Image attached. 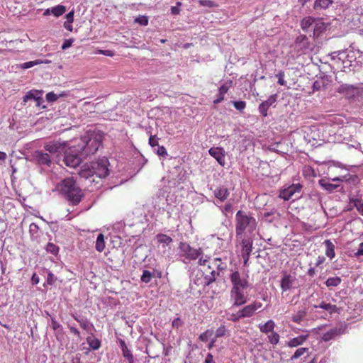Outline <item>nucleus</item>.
<instances>
[{
    "mask_svg": "<svg viewBox=\"0 0 363 363\" xmlns=\"http://www.w3.org/2000/svg\"><path fill=\"white\" fill-rule=\"evenodd\" d=\"M229 278L232 284L230 298L233 300V306H240L245 304L247 302L245 291L250 285L247 277H242L240 273L235 270L232 272Z\"/></svg>",
    "mask_w": 363,
    "mask_h": 363,
    "instance_id": "obj_1",
    "label": "nucleus"
},
{
    "mask_svg": "<svg viewBox=\"0 0 363 363\" xmlns=\"http://www.w3.org/2000/svg\"><path fill=\"white\" fill-rule=\"evenodd\" d=\"M58 189L61 195L69 205H78L84 197L82 190L72 178L68 177L64 179L59 184Z\"/></svg>",
    "mask_w": 363,
    "mask_h": 363,
    "instance_id": "obj_2",
    "label": "nucleus"
},
{
    "mask_svg": "<svg viewBox=\"0 0 363 363\" xmlns=\"http://www.w3.org/2000/svg\"><path fill=\"white\" fill-rule=\"evenodd\" d=\"M103 135L95 131H88L81 138V144L79 147L84 155H93L97 152L101 145Z\"/></svg>",
    "mask_w": 363,
    "mask_h": 363,
    "instance_id": "obj_3",
    "label": "nucleus"
},
{
    "mask_svg": "<svg viewBox=\"0 0 363 363\" xmlns=\"http://www.w3.org/2000/svg\"><path fill=\"white\" fill-rule=\"evenodd\" d=\"M235 232L237 240L242 238V235L247 230L252 233L257 226L256 220L250 216H247L244 211H238L235 216Z\"/></svg>",
    "mask_w": 363,
    "mask_h": 363,
    "instance_id": "obj_4",
    "label": "nucleus"
},
{
    "mask_svg": "<svg viewBox=\"0 0 363 363\" xmlns=\"http://www.w3.org/2000/svg\"><path fill=\"white\" fill-rule=\"evenodd\" d=\"M225 268L226 264L222 262L220 258H214L211 264H208V267L202 272L203 280L201 284L203 286H209L216 281L220 272Z\"/></svg>",
    "mask_w": 363,
    "mask_h": 363,
    "instance_id": "obj_5",
    "label": "nucleus"
},
{
    "mask_svg": "<svg viewBox=\"0 0 363 363\" xmlns=\"http://www.w3.org/2000/svg\"><path fill=\"white\" fill-rule=\"evenodd\" d=\"M181 257H184L189 262L196 260L202 254L203 250L201 248H194L189 244L185 242H181L179 245Z\"/></svg>",
    "mask_w": 363,
    "mask_h": 363,
    "instance_id": "obj_6",
    "label": "nucleus"
},
{
    "mask_svg": "<svg viewBox=\"0 0 363 363\" xmlns=\"http://www.w3.org/2000/svg\"><path fill=\"white\" fill-rule=\"evenodd\" d=\"M262 307V303L255 301L239 310L237 313L236 318H231L230 320L233 322H236L241 318L252 317L255 313L256 311L260 309Z\"/></svg>",
    "mask_w": 363,
    "mask_h": 363,
    "instance_id": "obj_7",
    "label": "nucleus"
},
{
    "mask_svg": "<svg viewBox=\"0 0 363 363\" xmlns=\"http://www.w3.org/2000/svg\"><path fill=\"white\" fill-rule=\"evenodd\" d=\"M92 169L94 170V175L97 177L103 179L106 178L109 174V162L107 158L103 157L99 159L96 161L92 162Z\"/></svg>",
    "mask_w": 363,
    "mask_h": 363,
    "instance_id": "obj_8",
    "label": "nucleus"
},
{
    "mask_svg": "<svg viewBox=\"0 0 363 363\" xmlns=\"http://www.w3.org/2000/svg\"><path fill=\"white\" fill-rule=\"evenodd\" d=\"M81 152L79 147L77 150V152H74L71 148L67 150L63 160L66 166L69 167H77L82 161L81 156L79 155Z\"/></svg>",
    "mask_w": 363,
    "mask_h": 363,
    "instance_id": "obj_9",
    "label": "nucleus"
},
{
    "mask_svg": "<svg viewBox=\"0 0 363 363\" xmlns=\"http://www.w3.org/2000/svg\"><path fill=\"white\" fill-rule=\"evenodd\" d=\"M302 189V186L300 184H292L288 188L281 191L279 197L285 201H288L293 199L294 196L296 193H300Z\"/></svg>",
    "mask_w": 363,
    "mask_h": 363,
    "instance_id": "obj_10",
    "label": "nucleus"
},
{
    "mask_svg": "<svg viewBox=\"0 0 363 363\" xmlns=\"http://www.w3.org/2000/svg\"><path fill=\"white\" fill-rule=\"evenodd\" d=\"M277 94H273V95H271L268 99L267 100L263 101L262 103H261L259 105V111L260 113V114L264 116V117H266L268 114L267 111H268V109L269 108V107L276 102L277 101Z\"/></svg>",
    "mask_w": 363,
    "mask_h": 363,
    "instance_id": "obj_11",
    "label": "nucleus"
},
{
    "mask_svg": "<svg viewBox=\"0 0 363 363\" xmlns=\"http://www.w3.org/2000/svg\"><path fill=\"white\" fill-rule=\"evenodd\" d=\"M208 152L210 155L214 157L221 166H224L225 154L222 147H211L209 149Z\"/></svg>",
    "mask_w": 363,
    "mask_h": 363,
    "instance_id": "obj_12",
    "label": "nucleus"
},
{
    "mask_svg": "<svg viewBox=\"0 0 363 363\" xmlns=\"http://www.w3.org/2000/svg\"><path fill=\"white\" fill-rule=\"evenodd\" d=\"M344 330L342 328H333L330 329L328 331L323 334L322 340L325 342L330 341L333 340L335 337L342 334Z\"/></svg>",
    "mask_w": 363,
    "mask_h": 363,
    "instance_id": "obj_13",
    "label": "nucleus"
},
{
    "mask_svg": "<svg viewBox=\"0 0 363 363\" xmlns=\"http://www.w3.org/2000/svg\"><path fill=\"white\" fill-rule=\"evenodd\" d=\"M93 164L92 162L88 164H84L80 169L79 172V175L85 179H89V177H91L94 176V170L92 169Z\"/></svg>",
    "mask_w": 363,
    "mask_h": 363,
    "instance_id": "obj_14",
    "label": "nucleus"
},
{
    "mask_svg": "<svg viewBox=\"0 0 363 363\" xmlns=\"http://www.w3.org/2000/svg\"><path fill=\"white\" fill-rule=\"evenodd\" d=\"M294 281V278H293L290 274L284 273L283 277L281 280V289L283 291H286L291 288V286Z\"/></svg>",
    "mask_w": 363,
    "mask_h": 363,
    "instance_id": "obj_15",
    "label": "nucleus"
},
{
    "mask_svg": "<svg viewBox=\"0 0 363 363\" xmlns=\"http://www.w3.org/2000/svg\"><path fill=\"white\" fill-rule=\"evenodd\" d=\"M44 148L46 151L53 154L59 152L60 150H63L64 147L60 142L52 141L45 143Z\"/></svg>",
    "mask_w": 363,
    "mask_h": 363,
    "instance_id": "obj_16",
    "label": "nucleus"
},
{
    "mask_svg": "<svg viewBox=\"0 0 363 363\" xmlns=\"http://www.w3.org/2000/svg\"><path fill=\"white\" fill-rule=\"evenodd\" d=\"M241 254H251L252 250V240L250 238H241Z\"/></svg>",
    "mask_w": 363,
    "mask_h": 363,
    "instance_id": "obj_17",
    "label": "nucleus"
},
{
    "mask_svg": "<svg viewBox=\"0 0 363 363\" xmlns=\"http://www.w3.org/2000/svg\"><path fill=\"white\" fill-rule=\"evenodd\" d=\"M314 23L315 27L313 30V37L316 38L326 30L327 25L320 18H316V21Z\"/></svg>",
    "mask_w": 363,
    "mask_h": 363,
    "instance_id": "obj_18",
    "label": "nucleus"
},
{
    "mask_svg": "<svg viewBox=\"0 0 363 363\" xmlns=\"http://www.w3.org/2000/svg\"><path fill=\"white\" fill-rule=\"evenodd\" d=\"M308 335H299L294 337L287 342L286 345L289 347H296L301 345L308 339Z\"/></svg>",
    "mask_w": 363,
    "mask_h": 363,
    "instance_id": "obj_19",
    "label": "nucleus"
},
{
    "mask_svg": "<svg viewBox=\"0 0 363 363\" xmlns=\"http://www.w3.org/2000/svg\"><path fill=\"white\" fill-rule=\"evenodd\" d=\"M275 328V323L272 320H269L264 324H259V329L260 332L264 334H268L269 333L274 332V329Z\"/></svg>",
    "mask_w": 363,
    "mask_h": 363,
    "instance_id": "obj_20",
    "label": "nucleus"
},
{
    "mask_svg": "<svg viewBox=\"0 0 363 363\" xmlns=\"http://www.w3.org/2000/svg\"><path fill=\"white\" fill-rule=\"evenodd\" d=\"M229 191L226 187L220 186L214 191L215 196L221 201H225L229 196Z\"/></svg>",
    "mask_w": 363,
    "mask_h": 363,
    "instance_id": "obj_21",
    "label": "nucleus"
},
{
    "mask_svg": "<svg viewBox=\"0 0 363 363\" xmlns=\"http://www.w3.org/2000/svg\"><path fill=\"white\" fill-rule=\"evenodd\" d=\"M315 308H320L325 309L328 311L330 314L340 313V309L337 307L336 305L326 303L324 301H322L318 306H315Z\"/></svg>",
    "mask_w": 363,
    "mask_h": 363,
    "instance_id": "obj_22",
    "label": "nucleus"
},
{
    "mask_svg": "<svg viewBox=\"0 0 363 363\" xmlns=\"http://www.w3.org/2000/svg\"><path fill=\"white\" fill-rule=\"evenodd\" d=\"M325 247V255L330 259L335 257V245L330 241V240H325L323 242Z\"/></svg>",
    "mask_w": 363,
    "mask_h": 363,
    "instance_id": "obj_23",
    "label": "nucleus"
},
{
    "mask_svg": "<svg viewBox=\"0 0 363 363\" xmlns=\"http://www.w3.org/2000/svg\"><path fill=\"white\" fill-rule=\"evenodd\" d=\"M36 158L38 162L40 164H45L50 166L51 164L50 157L48 153H43L42 152H36Z\"/></svg>",
    "mask_w": 363,
    "mask_h": 363,
    "instance_id": "obj_24",
    "label": "nucleus"
},
{
    "mask_svg": "<svg viewBox=\"0 0 363 363\" xmlns=\"http://www.w3.org/2000/svg\"><path fill=\"white\" fill-rule=\"evenodd\" d=\"M333 4V0H315L313 4V9L315 10L326 9Z\"/></svg>",
    "mask_w": 363,
    "mask_h": 363,
    "instance_id": "obj_25",
    "label": "nucleus"
},
{
    "mask_svg": "<svg viewBox=\"0 0 363 363\" xmlns=\"http://www.w3.org/2000/svg\"><path fill=\"white\" fill-rule=\"evenodd\" d=\"M316 21V18L312 16H306L303 18L301 22L300 26L303 30L306 31Z\"/></svg>",
    "mask_w": 363,
    "mask_h": 363,
    "instance_id": "obj_26",
    "label": "nucleus"
},
{
    "mask_svg": "<svg viewBox=\"0 0 363 363\" xmlns=\"http://www.w3.org/2000/svg\"><path fill=\"white\" fill-rule=\"evenodd\" d=\"M86 342L89 347L93 350L99 349L101 345V341L93 335L87 337Z\"/></svg>",
    "mask_w": 363,
    "mask_h": 363,
    "instance_id": "obj_27",
    "label": "nucleus"
},
{
    "mask_svg": "<svg viewBox=\"0 0 363 363\" xmlns=\"http://www.w3.org/2000/svg\"><path fill=\"white\" fill-rule=\"evenodd\" d=\"M105 247H106V242H105V240H104V234L100 233L97 236L95 248H96V251H98L99 252H101L104 250Z\"/></svg>",
    "mask_w": 363,
    "mask_h": 363,
    "instance_id": "obj_28",
    "label": "nucleus"
},
{
    "mask_svg": "<svg viewBox=\"0 0 363 363\" xmlns=\"http://www.w3.org/2000/svg\"><path fill=\"white\" fill-rule=\"evenodd\" d=\"M229 86L227 84H223L218 89V97L214 100L213 103L217 104L224 100L225 94L228 91Z\"/></svg>",
    "mask_w": 363,
    "mask_h": 363,
    "instance_id": "obj_29",
    "label": "nucleus"
},
{
    "mask_svg": "<svg viewBox=\"0 0 363 363\" xmlns=\"http://www.w3.org/2000/svg\"><path fill=\"white\" fill-rule=\"evenodd\" d=\"M157 240L159 243L163 244L165 245H169L170 243L172 242V238L169 237V235H167L165 234H158L156 236Z\"/></svg>",
    "mask_w": 363,
    "mask_h": 363,
    "instance_id": "obj_30",
    "label": "nucleus"
},
{
    "mask_svg": "<svg viewBox=\"0 0 363 363\" xmlns=\"http://www.w3.org/2000/svg\"><path fill=\"white\" fill-rule=\"evenodd\" d=\"M319 184L323 188L329 191H333L338 187V185L331 184L326 179H323L319 180Z\"/></svg>",
    "mask_w": 363,
    "mask_h": 363,
    "instance_id": "obj_31",
    "label": "nucleus"
},
{
    "mask_svg": "<svg viewBox=\"0 0 363 363\" xmlns=\"http://www.w3.org/2000/svg\"><path fill=\"white\" fill-rule=\"evenodd\" d=\"M342 279L339 277H329L326 281L325 285L327 287L337 286L340 284Z\"/></svg>",
    "mask_w": 363,
    "mask_h": 363,
    "instance_id": "obj_32",
    "label": "nucleus"
},
{
    "mask_svg": "<svg viewBox=\"0 0 363 363\" xmlns=\"http://www.w3.org/2000/svg\"><path fill=\"white\" fill-rule=\"evenodd\" d=\"M66 11V7L63 5H57L52 8L51 13L55 16L59 17Z\"/></svg>",
    "mask_w": 363,
    "mask_h": 363,
    "instance_id": "obj_33",
    "label": "nucleus"
},
{
    "mask_svg": "<svg viewBox=\"0 0 363 363\" xmlns=\"http://www.w3.org/2000/svg\"><path fill=\"white\" fill-rule=\"evenodd\" d=\"M37 92V91H33L30 90L26 93V94L23 96V101L24 103H26L30 99H35L36 101L40 99L39 96H37L35 93Z\"/></svg>",
    "mask_w": 363,
    "mask_h": 363,
    "instance_id": "obj_34",
    "label": "nucleus"
},
{
    "mask_svg": "<svg viewBox=\"0 0 363 363\" xmlns=\"http://www.w3.org/2000/svg\"><path fill=\"white\" fill-rule=\"evenodd\" d=\"M306 314V313L304 311H299L297 312L296 314H295L292 316L291 320L294 323H299L301 322L303 318L305 317Z\"/></svg>",
    "mask_w": 363,
    "mask_h": 363,
    "instance_id": "obj_35",
    "label": "nucleus"
},
{
    "mask_svg": "<svg viewBox=\"0 0 363 363\" xmlns=\"http://www.w3.org/2000/svg\"><path fill=\"white\" fill-rule=\"evenodd\" d=\"M268 340L271 344L277 345L279 341V335L274 331L268 335Z\"/></svg>",
    "mask_w": 363,
    "mask_h": 363,
    "instance_id": "obj_36",
    "label": "nucleus"
},
{
    "mask_svg": "<svg viewBox=\"0 0 363 363\" xmlns=\"http://www.w3.org/2000/svg\"><path fill=\"white\" fill-rule=\"evenodd\" d=\"M308 351V349L306 347H301L296 350L294 354L291 357V360L296 359L303 355L306 352Z\"/></svg>",
    "mask_w": 363,
    "mask_h": 363,
    "instance_id": "obj_37",
    "label": "nucleus"
},
{
    "mask_svg": "<svg viewBox=\"0 0 363 363\" xmlns=\"http://www.w3.org/2000/svg\"><path fill=\"white\" fill-rule=\"evenodd\" d=\"M122 352L123 357L128 360V363H134V357L128 348L122 350Z\"/></svg>",
    "mask_w": 363,
    "mask_h": 363,
    "instance_id": "obj_38",
    "label": "nucleus"
},
{
    "mask_svg": "<svg viewBox=\"0 0 363 363\" xmlns=\"http://www.w3.org/2000/svg\"><path fill=\"white\" fill-rule=\"evenodd\" d=\"M213 331L212 330H206L199 335V338L202 342H206L208 338L213 335Z\"/></svg>",
    "mask_w": 363,
    "mask_h": 363,
    "instance_id": "obj_39",
    "label": "nucleus"
},
{
    "mask_svg": "<svg viewBox=\"0 0 363 363\" xmlns=\"http://www.w3.org/2000/svg\"><path fill=\"white\" fill-rule=\"evenodd\" d=\"M41 62H42V60H36L34 61L26 62L23 63L21 65V67L22 69H28V68L33 67L34 65H40V64H41Z\"/></svg>",
    "mask_w": 363,
    "mask_h": 363,
    "instance_id": "obj_40",
    "label": "nucleus"
},
{
    "mask_svg": "<svg viewBox=\"0 0 363 363\" xmlns=\"http://www.w3.org/2000/svg\"><path fill=\"white\" fill-rule=\"evenodd\" d=\"M152 277V273L148 270H144L141 276V281L144 283H149Z\"/></svg>",
    "mask_w": 363,
    "mask_h": 363,
    "instance_id": "obj_41",
    "label": "nucleus"
},
{
    "mask_svg": "<svg viewBox=\"0 0 363 363\" xmlns=\"http://www.w3.org/2000/svg\"><path fill=\"white\" fill-rule=\"evenodd\" d=\"M352 203H354V207L357 208L358 212L363 216V203L361 200L356 199H353Z\"/></svg>",
    "mask_w": 363,
    "mask_h": 363,
    "instance_id": "obj_42",
    "label": "nucleus"
},
{
    "mask_svg": "<svg viewBox=\"0 0 363 363\" xmlns=\"http://www.w3.org/2000/svg\"><path fill=\"white\" fill-rule=\"evenodd\" d=\"M226 328L224 325H221L216 331V338H218L225 335Z\"/></svg>",
    "mask_w": 363,
    "mask_h": 363,
    "instance_id": "obj_43",
    "label": "nucleus"
},
{
    "mask_svg": "<svg viewBox=\"0 0 363 363\" xmlns=\"http://www.w3.org/2000/svg\"><path fill=\"white\" fill-rule=\"evenodd\" d=\"M233 106L237 110L241 111L245 108L246 102L244 101H234Z\"/></svg>",
    "mask_w": 363,
    "mask_h": 363,
    "instance_id": "obj_44",
    "label": "nucleus"
},
{
    "mask_svg": "<svg viewBox=\"0 0 363 363\" xmlns=\"http://www.w3.org/2000/svg\"><path fill=\"white\" fill-rule=\"evenodd\" d=\"M58 247L54 245L53 243H48L46 247V250L52 253L53 255H56L58 252Z\"/></svg>",
    "mask_w": 363,
    "mask_h": 363,
    "instance_id": "obj_45",
    "label": "nucleus"
},
{
    "mask_svg": "<svg viewBox=\"0 0 363 363\" xmlns=\"http://www.w3.org/2000/svg\"><path fill=\"white\" fill-rule=\"evenodd\" d=\"M135 22L142 26H147L148 24V18L147 16H140L135 18Z\"/></svg>",
    "mask_w": 363,
    "mask_h": 363,
    "instance_id": "obj_46",
    "label": "nucleus"
},
{
    "mask_svg": "<svg viewBox=\"0 0 363 363\" xmlns=\"http://www.w3.org/2000/svg\"><path fill=\"white\" fill-rule=\"evenodd\" d=\"M45 98L48 102H54L57 100L58 96L53 92H49L46 94Z\"/></svg>",
    "mask_w": 363,
    "mask_h": 363,
    "instance_id": "obj_47",
    "label": "nucleus"
},
{
    "mask_svg": "<svg viewBox=\"0 0 363 363\" xmlns=\"http://www.w3.org/2000/svg\"><path fill=\"white\" fill-rule=\"evenodd\" d=\"M278 77V83L281 86L286 85V81L284 80V72L283 71H280L277 74Z\"/></svg>",
    "mask_w": 363,
    "mask_h": 363,
    "instance_id": "obj_48",
    "label": "nucleus"
},
{
    "mask_svg": "<svg viewBox=\"0 0 363 363\" xmlns=\"http://www.w3.org/2000/svg\"><path fill=\"white\" fill-rule=\"evenodd\" d=\"M210 257H206V258H203V257H200L199 259V261H198V264L201 266H207L208 267V264H211V262H210Z\"/></svg>",
    "mask_w": 363,
    "mask_h": 363,
    "instance_id": "obj_49",
    "label": "nucleus"
},
{
    "mask_svg": "<svg viewBox=\"0 0 363 363\" xmlns=\"http://www.w3.org/2000/svg\"><path fill=\"white\" fill-rule=\"evenodd\" d=\"M199 3L201 6L206 7H213L216 5L214 2L211 0H199Z\"/></svg>",
    "mask_w": 363,
    "mask_h": 363,
    "instance_id": "obj_50",
    "label": "nucleus"
},
{
    "mask_svg": "<svg viewBox=\"0 0 363 363\" xmlns=\"http://www.w3.org/2000/svg\"><path fill=\"white\" fill-rule=\"evenodd\" d=\"M149 144L152 147L159 145L158 138L156 137V135H150L149 138Z\"/></svg>",
    "mask_w": 363,
    "mask_h": 363,
    "instance_id": "obj_51",
    "label": "nucleus"
},
{
    "mask_svg": "<svg viewBox=\"0 0 363 363\" xmlns=\"http://www.w3.org/2000/svg\"><path fill=\"white\" fill-rule=\"evenodd\" d=\"M56 280V278L55 277L54 274L51 272H49L48 274L46 283L48 285H52Z\"/></svg>",
    "mask_w": 363,
    "mask_h": 363,
    "instance_id": "obj_52",
    "label": "nucleus"
},
{
    "mask_svg": "<svg viewBox=\"0 0 363 363\" xmlns=\"http://www.w3.org/2000/svg\"><path fill=\"white\" fill-rule=\"evenodd\" d=\"M157 147H158V148L157 150V153L158 155L162 156V157H165L167 155V152L166 150V148L164 146L158 145Z\"/></svg>",
    "mask_w": 363,
    "mask_h": 363,
    "instance_id": "obj_53",
    "label": "nucleus"
},
{
    "mask_svg": "<svg viewBox=\"0 0 363 363\" xmlns=\"http://www.w3.org/2000/svg\"><path fill=\"white\" fill-rule=\"evenodd\" d=\"M74 42V40L73 39H67L65 40V42L63 43L62 45V50H66L67 48H69V47H71L72 43Z\"/></svg>",
    "mask_w": 363,
    "mask_h": 363,
    "instance_id": "obj_54",
    "label": "nucleus"
},
{
    "mask_svg": "<svg viewBox=\"0 0 363 363\" xmlns=\"http://www.w3.org/2000/svg\"><path fill=\"white\" fill-rule=\"evenodd\" d=\"M183 322L179 318H174L172 321V327L179 328L182 326Z\"/></svg>",
    "mask_w": 363,
    "mask_h": 363,
    "instance_id": "obj_55",
    "label": "nucleus"
},
{
    "mask_svg": "<svg viewBox=\"0 0 363 363\" xmlns=\"http://www.w3.org/2000/svg\"><path fill=\"white\" fill-rule=\"evenodd\" d=\"M38 230V225L34 223H32L29 226V231L30 233L33 235L34 233H36Z\"/></svg>",
    "mask_w": 363,
    "mask_h": 363,
    "instance_id": "obj_56",
    "label": "nucleus"
},
{
    "mask_svg": "<svg viewBox=\"0 0 363 363\" xmlns=\"http://www.w3.org/2000/svg\"><path fill=\"white\" fill-rule=\"evenodd\" d=\"M74 21V11H71L66 15V21L72 23Z\"/></svg>",
    "mask_w": 363,
    "mask_h": 363,
    "instance_id": "obj_57",
    "label": "nucleus"
},
{
    "mask_svg": "<svg viewBox=\"0 0 363 363\" xmlns=\"http://www.w3.org/2000/svg\"><path fill=\"white\" fill-rule=\"evenodd\" d=\"M250 255L251 254H241V256H242V257L243 259V265H244V267L247 266V263H248Z\"/></svg>",
    "mask_w": 363,
    "mask_h": 363,
    "instance_id": "obj_58",
    "label": "nucleus"
},
{
    "mask_svg": "<svg viewBox=\"0 0 363 363\" xmlns=\"http://www.w3.org/2000/svg\"><path fill=\"white\" fill-rule=\"evenodd\" d=\"M325 258L324 256H318L316 259L315 266L318 267V266L322 264L323 263L325 262Z\"/></svg>",
    "mask_w": 363,
    "mask_h": 363,
    "instance_id": "obj_59",
    "label": "nucleus"
},
{
    "mask_svg": "<svg viewBox=\"0 0 363 363\" xmlns=\"http://www.w3.org/2000/svg\"><path fill=\"white\" fill-rule=\"evenodd\" d=\"M31 281L33 284H37L39 282V277L35 273H34L31 277Z\"/></svg>",
    "mask_w": 363,
    "mask_h": 363,
    "instance_id": "obj_60",
    "label": "nucleus"
},
{
    "mask_svg": "<svg viewBox=\"0 0 363 363\" xmlns=\"http://www.w3.org/2000/svg\"><path fill=\"white\" fill-rule=\"evenodd\" d=\"M305 40H307V37L305 35H301L298 37H297L296 41V43H301Z\"/></svg>",
    "mask_w": 363,
    "mask_h": 363,
    "instance_id": "obj_61",
    "label": "nucleus"
},
{
    "mask_svg": "<svg viewBox=\"0 0 363 363\" xmlns=\"http://www.w3.org/2000/svg\"><path fill=\"white\" fill-rule=\"evenodd\" d=\"M64 27L69 31H72L73 28L72 26V23L65 21L64 23Z\"/></svg>",
    "mask_w": 363,
    "mask_h": 363,
    "instance_id": "obj_62",
    "label": "nucleus"
},
{
    "mask_svg": "<svg viewBox=\"0 0 363 363\" xmlns=\"http://www.w3.org/2000/svg\"><path fill=\"white\" fill-rule=\"evenodd\" d=\"M104 55L108 56V57H113L114 56V52L111 50H104Z\"/></svg>",
    "mask_w": 363,
    "mask_h": 363,
    "instance_id": "obj_63",
    "label": "nucleus"
},
{
    "mask_svg": "<svg viewBox=\"0 0 363 363\" xmlns=\"http://www.w3.org/2000/svg\"><path fill=\"white\" fill-rule=\"evenodd\" d=\"M205 363H213V355L208 353L206 357Z\"/></svg>",
    "mask_w": 363,
    "mask_h": 363,
    "instance_id": "obj_64",
    "label": "nucleus"
}]
</instances>
